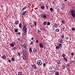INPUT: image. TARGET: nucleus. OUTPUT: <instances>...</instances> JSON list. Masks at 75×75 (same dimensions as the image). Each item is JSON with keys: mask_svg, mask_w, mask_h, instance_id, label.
Returning <instances> with one entry per match:
<instances>
[{"mask_svg": "<svg viewBox=\"0 0 75 75\" xmlns=\"http://www.w3.org/2000/svg\"><path fill=\"white\" fill-rule=\"evenodd\" d=\"M70 13H71V16L73 17H75V11L72 9Z\"/></svg>", "mask_w": 75, "mask_h": 75, "instance_id": "1", "label": "nucleus"}, {"mask_svg": "<svg viewBox=\"0 0 75 75\" xmlns=\"http://www.w3.org/2000/svg\"><path fill=\"white\" fill-rule=\"evenodd\" d=\"M22 30H23V31H27V28H26V24H25L24 25Z\"/></svg>", "mask_w": 75, "mask_h": 75, "instance_id": "2", "label": "nucleus"}, {"mask_svg": "<svg viewBox=\"0 0 75 75\" xmlns=\"http://www.w3.org/2000/svg\"><path fill=\"white\" fill-rule=\"evenodd\" d=\"M37 64L39 65H42V62L41 60H38Z\"/></svg>", "mask_w": 75, "mask_h": 75, "instance_id": "3", "label": "nucleus"}, {"mask_svg": "<svg viewBox=\"0 0 75 75\" xmlns=\"http://www.w3.org/2000/svg\"><path fill=\"white\" fill-rule=\"evenodd\" d=\"M60 5L62 6V7H63V8H65V5L63 3H62L60 4Z\"/></svg>", "mask_w": 75, "mask_h": 75, "instance_id": "4", "label": "nucleus"}, {"mask_svg": "<svg viewBox=\"0 0 75 75\" xmlns=\"http://www.w3.org/2000/svg\"><path fill=\"white\" fill-rule=\"evenodd\" d=\"M31 65L33 68H35V69L37 68V66L35 64H31Z\"/></svg>", "mask_w": 75, "mask_h": 75, "instance_id": "5", "label": "nucleus"}, {"mask_svg": "<svg viewBox=\"0 0 75 75\" xmlns=\"http://www.w3.org/2000/svg\"><path fill=\"white\" fill-rule=\"evenodd\" d=\"M39 46L41 48H42L43 47V45H42V44L41 43H40L39 44Z\"/></svg>", "mask_w": 75, "mask_h": 75, "instance_id": "6", "label": "nucleus"}, {"mask_svg": "<svg viewBox=\"0 0 75 75\" xmlns=\"http://www.w3.org/2000/svg\"><path fill=\"white\" fill-rule=\"evenodd\" d=\"M37 51V50L35 48H34L33 50V52L34 53H35Z\"/></svg>", "mask_w": 75, "mask_h": 75, "instance_id": "7", "label": "nucleus"}, {"mask_svg": "<svg viewBox=\"0 0 75 75\" xmlns=\"http://www.w3.org/2000/svg\"><path fill=\"white\" fill-rule=\"evenodd\" d=\"M23 59H24V60H25V59H26V57H25V54H23Z\"/></svg>", "mask_w": 75, "mask_h": 75, "instance_id": "8", "label": "nucleus"}, {"mask_svg": "<svg viewBox=\"0 0 75 75\" xmlns=\"http://www.w3.org/2000/svg\"><path fill=\"white\" fill-rule=\"evenodd\" d=\"M27 13V10H26L25 11H24L22 13V14L23 16H24L25 14H26V13Z\"/></svg>", "mask_w": 75, "mask_h": 75, "instance_id": "9", "label": "nucleus"}, {"mask_svg": "<svg viewBox=\"0 0 75 75\" xmlns=\"http://www.w3.org/2000/svg\"><path fill=\"white\" fill-rule=\"evenodd\" d=\"M10 46L12 47H14V44L12 43L10 44Z\"/></svg>", "mask_w": 75, "mask_h": 75, "instance_id": "10", "label": "nucleus"}, {"mask_svg": "<svg viewBox=\"0 0 75 75\" xmlns=\"http://www.w3.org/2000/svg\"><path fill=\"white\" fill-rule=\"evenodd\" d=\"M18 23H19V21H16L14 23V24H15V25L18 24Z\"/></svg>", "mask_w": 75, "mask_h": 75, "instance_id": "11", "label": "nucleus"}, {"mask_svg": "<svg viewBox=\"0 0 75 75\" xmlns=\"http://www.w3.org/2000/svg\"><path fill=\"white\" fill-rule=\"evenodd\" d=\"M59 48H62V44L59 43Z\"/></svg>", "mask_w": 75, "mask_h": 75, "instance_id": "12", "label": "nucleus"}, {"mask_svg": "<svg viewBox=\"0 0 75 75\" xmlns=\"http://www.w3.org/2000/svg\"><path fill=\"white\" fill-rule=\"evenodd\" d=\"M23 52L25 55H26L27 54V52H26V50H23Z\"/></svg>", "mask_w": 75, "mask_h": 75, "instance_id": "13", "label": "nucleus"}, {"mask_svg": "<svg viewBox=\"0 0 75 75\" xmlns=\"http://www.w3.org/2000/svg\"><path fill=\"white\" fill-rule=\"evenodd\" d=\"M59 42H60V43H62L63 42V41L61 40V39H59L58 40Z\"/></svg>", "mask_w": 75, "mask_h": 75, "instance_id": "14", "label": "nucleus"}, {"mask_svg": "<svg viewBox=\"0 0 75 75\" xmlns=\"http://www.w3.org/2000/svg\"><path fill=\"white\" fill-rule=\"evenodd\" d=\"M2 58H3L4 59H5L6 58V56L4 55H3L2 56Z\"/></svg>", "mask_w": 75, "mask_h": 75, "instance_id": "15", "label": "nucleus"}, {"mask_svg": "<svg viewBox=\"0 0 75 75\" xmlns=\"http://www.w3.org/2000/svg\"><path fill=\"white\" fill-rule=\"evenodd\" d=\"M54 25H55V26L54 27L55 28H57V27H58V26H57V24L56 23H54Z\"/></svg>", "mask_w": 75, "mask_h": 75, "instance_id": "16", "label": "nucleus"}, {"mask_svg": "<svg viewBox=\"0 0 75 75\" xmlns=\"http://www.w3.org/2000/svg\"><path fill=\"white\" fill-rule=\"evenodd\" d=\"M41 9H42L43 10L45 8V7L44 6H42L41 7Z\"/></svg>", "mask_w": 75, "mask_h": 75, "instance_id": "17", "label": "nucleus"}, {"mask_svg": "<svg viewBox=\"0 0 75 75\" xmlns=\"http://www.w3.org/2000/svg\"><path fill=\"white\" fill-rule=\"evenodd\" d=\"M21 25H22V24L21 23L19 24V27L20 28H21Z\"/></svg>", "mask_w": 75, "mask_h": 75, "instance_id": "18", "label": "nucleus"}, {"mask_svg": "<svg viewBox=\"0 0 75 75\" xmlns=\"http://www.w3.org/2000/svg\"><path fill=\"white\" fill-rule=\"evenodd\" d=\"M57 64H61V62H60V61H57Z\"/></svg>", "mask_w": 75, "mask_h": 75, "instance_id": "19", "label": "nucleus"}, {"mask_svg": "<svg viewBox=\"0 0 75 75\" xmlns=\"http://www.w3.org/2000/svg\"><path fill=\"white\" fill-rule=\"evenodd\" d=\"M52 68H53V67H52V66H50L49 67V69H52Z\"/></svg>", "mask_w": 75, "mask_h": 75, "instance_id": "20", "label": "nucleus"}, {"mask_svg": "<svg viewBox=\"0 0 75 75\" xmlns=\"http://www.w3.org/2000/svg\"><path fill=\"white\" fill-rule=\"evenodd\" d=\"M18 28H16V29L15 30V32H16V33H17L18 32Z\"/></svg>", "mask_w": 75, "mask_h": 75, "instance_id": "21", "label": "nucleus"}, {"mask_svg": "<svg viewBox=\"0 0 75 75\" xmlns=\"http://www.w3.org/2000/svg\"><path fill=\"white\" fill-rule=\"evenodd\" d=\"M64 59V60L66 61V62H67L68 60L65 57H64L63 58Z\"/></svg>", "mask_w": 75, "mask_h": 75, "instance_id": "22", "label": "nucleus"}, {"mask_svg": "<svg viewBox=\"0 0 75 75\" xmlns=\"http://www.w3.org/2000/svg\"><path fill=\"white\" fill-rule=\"evenodd\" d=\"M18 75H21V72L20 71L18 72Z\"/></svg>", "mask_w": 75, "mask_h": 75, "instance_id": "23", "label": "nucleus"}, {"mask_svg": "<svg viewBox=\"0 0 75 75\" xmlns=\"http://www.w3.org/2000/svg\"><path fill=\"white\" fill-rule=\"evenodd\" d=\"M69 66L70 67V65H69V63H68L67 64L66 67H68Z\"/></svg>", "mask_w": 75, "mask_h": 75, "instance_id": "24", "label": "nucleus"}, {"mask_svg": "<svg viewBox=\"0 0 75 75\" xmlns=\"http://www.w3.org/2000/svg\"><path fill=\"white\" fill-rule=\"evenodd\" d=\"M47 25H50V22H48L47 23Z\"/></svg>", "mask_w": 75, "mask_h": 75, "instance_id": "25", "label": "nucleus"}, {"mask_svg": "<svg viewBox=\"0 0 75 75\" xmlns=\"http://www.w3.org/2000/svg\"><path fill=\"white\" fill-rule=\"evenodd\" d=\"M21 43H24V41L23 40H21Z\"/></svg>", "mask_w": 75, "mask_h": 75, "instance_id": "26", "label": "nucleus"}, {"mask_svg": "<svg viewBox=\"0 0 75 75\" xmlns=\"http://www.w3.org/2000/svg\"><path fill=\"white\" fill-rule=\"evenodd\" d=\"M56 32H59V29H57L56 30Z\"/></svg>", "mask_w": 75, "mask_h": 75, "instance_id": "27", "label": "nucleus"}, {"mask_svg": "<svg viewBox=\"0 0 75 75\" xmlns=\"http://www.w3.org/2000/svg\"><path fill=\"white\" fill-rule=\"evenodd\" d=\"M50 10L51 11H53V8H50Z\"/></svg>", "mask_w": 75, "mask_h": 75, "instance_id": "28", "label": "nucleus"}, {"mask_svg": "<svg viewBox=\"0 0 75 75\" xmlns=\"http://www.w3.org/2000/svg\"><path fill=\"white\" fill-rule=\"evenodd\" d=\"M29 51H30V52H31L32 51V49H31V48H30L29 49Z\"/></svg>", "mask_w": 75, "mask_h": 75, "instance_id": "29", "label": "nucleus"}, {"mask_svg": "<svg viewBox=\"0 0 75 75\" xmlns=\"http://www.w3.org/2000/svg\"><path fill=\"white\" fill-rule=\"evenodd\" d=\"M27 31H24V35H26V34H27Z\"/></svg>", "mask_w": 75, "mask_h": 75, "instance_id": "30", "label": "nucleus"}, {"mask_svg": "<svg viewBox=\"0 0 75 75\" xmlns=\"http://www.w3.org/2000/svg\"><path fill=\"white\" fill-rule=\"evenodd\" d=\"M43 18H47V16L45 15L43 16Z\"/></svg>", "mask_w": 75, "mask_h": 75, "instance_id": "31", "label": "nucleus"}, {"mask_svg": "<svg viewBox=\"0 0 75 75\" xmlns=\"http://www.w3.org/2000/svg\"><path fill=\"white\" fill-rule=\"evenodd\" d=\"M56 49H57V50H58V49H59V47H58V46H57L56 47Z\"/></svg>", "mask_w": 75, "mask_h": 75, "instance_id": "32", "label": "nucleus"}, {"mask_svg": "<svg viewBox=\"0 0 75 75\" xmlns=\"http://www.w3.org/2000/svg\"><path fill=\"white\" fill-rule=\"evenodd\" d=\"M13 49L14 50H16L17 49V48L16 47H14L13 48Z\"/></svg>", "mask_w": 75, "mask_h": 75, "instance_id": "33", "label": "nucleus"}, {"mask_svg": "<svg viewBox=\"0 0 75 75\" xmlns=\"http://www.w3.org/2000/svg\"><path fill=\"white\" fill-rule=\"evenodd\" d=\"M46 24H47V22H46V21H45L43 22L44 25H46Z\"/></svg>", "mask_w": 75, "mask_h": 75, "instance_id": "34", "label": "nucleus"}, {"mask_svg": "<svg viewBox=\"0 0 75 75\" xmlns=\"http://www.w3.org/2000/svg\"><path fill=\"white\" fill-rule=\"evenodd\" d=\"M27 8L26 6H25V7H23V8L22 9V11H23V10H24V9H25V8Z\"/></svg>", "mask_w": 75, "mask_h": 75, "instance_id": "35", "label": "nucleus"}, {"mask_svg": "<svg viewBox=\"0 0 75 75\" xmlns=\"http://www.w3.org/2000/svg\"><path fill=\"white\" fill-rule=\"evenodd\" d=\"M62 68H63V69H65V65H63Z\"/></svg>", "mask_w": 75, "mask_h": 75, "instance_id": "36", "label": "nucleus"}, {"mask_svg": "<svg viewBox=\"0 0 75 75\" xmlns=\"http://www.w3.org/2000/svg\"><path fill=\"white\" fill-rule=\"evenodd\" d=\"M56 75H59V72H58L57 71L56 72V74H55Z\"/></svg>", "mask_w": 75, "mask_h": 75, "instance_id": "37", "label": "nucleus"}, {"mask_svg": "<svg viewBox=\"0 0 75 75\" xmlns=\"http://www.w3.org/2000/svg\"><path fill=\"white\" fill-rule=\"evenodd\" d=\"M30 27L31 28H33V27H34V25H31Z\"/></svg>", "mask_w": 75, "mask_h": 75, "instance_id": "38", "label": "nucleus"}, {"mask_svg": "<svg viewBox=\"0 0 75 75\" xmlns=\"http://www.w3.org/2000/svg\"><path fill=\"white\" fill-rule=\"evenodd\" d=\"M64 35H62V38H64Z\"/></svg>", "mask_w": 75, "mask_h": 75, "instance_id": "39", "label": "nucleus"}, {"mask_svg": "<svg viewBox=\"0 0 75 75\" xmlns=\"http://www.w3.org/2000/svg\"><path fill=\"white\" fill-rule=\"evenodd\" d=\"M11 60L12 61H14L15 60V59H14V58H12L11 59Z\"/></svg>", "mask_w": 75, "mask_h": 75, "instance_id": "40", "label": "nucleus"}, {"mask_svg": "<svg viewBox=\"0 0 75 75\" xmlns=\"http://www.w3.org/2000/svg\"><path fill=\"white\" fill-rule=\"evenodd\" d=\"M62 56L63 57H64H64H65V54H62Z\"/></svg>", "mask_w": 75, "mask_h": 75, "instance_id": "41", "label": "nucleus"}, {"mask_svg": "<svg viewBox=\"0 0 75 75\" xmlns=\"http://www.w3.org/2000/svg\"><path fill=\"white\" fill-rule=\"evenodd\" d=\"M56 70H59V68H58V67H57L56 68Z\"/></svg>", "mask_w": 75, "mask_h": 75, "instance_id": "42", "label": "nucleus"}, {"mask_svg": "<svg viewBox=\"0 0 75 75\" xmlns=\"http://www.w3.org/2000/svg\"><path fill=\"white\" fill-rule=\"evenodd\" d=\"M61 22L63 23V24H65V21H62Z\"/></svg>", "mask_w": 75, "mask_h": 75, "instance_id": "43", "label": "nucleus"}, {"mask_svg": "<svg viewBox=\"0 0 75 75\" xmlns=\"http://www.w3.org/2000/svg\"><path fill=\"white\" fill-rule=\"evenodd\" d=\"M34 24H35V26H37V23H36V22L35 21L34 22Z\"/></svg>", "mask_w": 75, "mask_h": 75, "instance_id": "44", "label": "nucleus"}, {"mask_svg": "<svg viewBox=\"0 0 75 75\" xmlns=\"http://www.w3.org/2000/svg\"><path fill=\"white\" fill-rule=\"evenodd\" d=\"M24 48H27V45H24Z\"/></svg>", "mask_w": 75, "mask_h": 75, "instance_id": "45", "label": "nucleus"}, {"mask_svg": "<svg viewBox=\"0 0 75 75\" xmlns=\"http://www.w3.org/2000/svg\"><path fill=\"white\" fill-rule=\"evenodd\" d=\"M32 44H33V42H31L30 43V45H32Z\"/></svg>", "mask_w": 75, "mask_h": 75, "instance_id": "46", "label": "nucleus"}, {"mask_svg": "<svg viewBox=\"0 0 75 75\" xmlns=\"http://www.w3.org/2000/svg\"><path fill=\"white\" fill-rule=\"evenodd\" d=\"M45 6L46 7L47 10H48V7L47 5H45Z\"/></svg>", "mask_w": 75, "mask_h": 75, "instance_id": "47", "label": "nucleus"}, {"mask_svg": "<svg viewBox=\"0 0 75 75\" xmlns=\"http://www.w3.org/2000/svg\"><path fill=\"white\" fill-rule=\"evenodd\" d=\"M38 33H39V34H40V33H41V31H40V30H39L38 31Z\"/></svg>", "mask_w": 75, "mask_h": 75, "instance_id": "48", "label": "nucleus"}, {"mask_svg": "<svg viewBox=\"0 0 75 75\" xmlns=\"http://www.w3.org/2000/svg\"><path fill=\"white\" fill-rule=\"evenodd\" d=\"M71 55H72V56H74V53H72Z\"/></svg>", "mask_w": 75, "mask_h": 75, "instance_id": "49", "label": "nucleus"}, {"mask_svg": "<svg viewBox=\"0 0 75 75\" xmlns=\"http://www.w3.org/2000/svg\"><path fill=\"white\" fill-rule=\"evenodd\" d=\"M66 39H65V40H68V38L67 37H66L65 38Z\"/></svg>", "mask_w": 75, "mask_h": 75, "instance_id": "50", "label": "nucleus"}, {"mask_svg": "<svg viewBox=\"0 0 75 75\" xmlns=\"http://www.w3.org/2000/svg\"><path fill=\"white\" fill-rule=\"evenodd\" d=\"M73 31H74V30H75V29H74V28H72L71 29Z\"/></svg>", "mask_w": 75, "mask_h": 75, "instance_id": "51", "label": "nucleus"}, {"mask_svg": "<svg viewBox=\"0 0 75 75\" xmlns=\"http://www.w3.org/2000/svg\"><path fill=\"white\" fill-rule=\"evenodd\" d=\"M18 35H21V33L20 32L18 33Z\"/></svg>", "mask_w": 75, "mask_h": 75, "instance_id": "52", "label": "nucleus"}, {"mask_svg": "<svg viewBox=\"0 0 75 75\" xmlns=\"http://www.w3.org/2000/svg\"><path fill=\"white\" fill-rule=\"evenodd\" d=\"M18 55H19V56H21V54H20V53H18Z\"/></svg>", "mask_w": 75, "mask_h": 75, "instance_id": "53", "label": "nucleus"}, {"mask_svg": "<svg viewBox=\"0 0 75 75\" xmlns=\"http://www.w3.org/2000/svg\"><path fill=\"white\" fill-rule=\"evenodd\" d=\"M36 43H38V40H36Z\"/></svg>", "mask_w": 75, "mask_h": 75, "instance_id": "54", "label": "nucleus"}, {"mask_svg": "<svg viewBox=\"0 0 75 75\" xmlns=\"http://www.w3.org/2000/svg\"><path fill=\"white\" fill-rule=\"evenodd\" d=\"M17 40H18V41H20V38H18Z\"/></svg>", "mask_w": 75, "mask_h": 75, "instance_id": "55", "label": "nucleus"}, {"mask_svg": "<svg viewBox=\"0 0 75 75\" xmlns=\"http://www.w3.org/2000/svg\"><path fill=\"white\" fill-rule=\"evenodd\" d=\"M43 66L44 67H45V63L43 64Z\"/></svg>", "mask_w": 75, "mask_h": 75, "instance_id": "56", "label": "nucleus"}, {"mask_svg": "<svg viewBox=\"0 0 75 75\" xmlns=\"http://www.w3.org/2000/svg\"><path fill=\"white\" fill-rule=\"evenodd\" d=\"M31 40H34V38L32 37V38H31Z\"/></svg>", "mask_w": 75, "mask_h": 75, "instance_id": "57", "label": "nucleus"}, {"mask_svg": "<svg viewBox=\"0 0 75 75\" xmlns=\"http://www.w3.org/2000/svg\"><path fill=\"white\" fill-rule=\"evenodd\" d=\"M8 62H11V60H9Z\"/></svg>", "mask_w": 75, "mask_h": 75, "instance_id": "58", "label": "nucleus"}, {"mask_svg": "<svg viewBox=\"0 0 75 75\" xmlns=\"http://www.w3.org/2000/svg\"><path fill=\"white\" fill-rule=\"evenodd\" d=\"M75 62V61H72V63H74Z\"/></svg>", "mask_w": 75, "mask_h": 75, "instance_id": "59", "label": "nucleus"}, {"mask_svg": "<svg viewBox=\"0 0 75 75\" xmlns=\"http://www.w3.org/2000/svg\"><path fill=\"white\" fill-rule=\"evenodd\" d=\"M40 16H42H42H43V15H42V14H41Z\"/></svg>", "mask_w": 75, "mask_h": 75, "instance_id": "60", "label": "nucleus"}, {"mask_svg": "<svg viewBox=\"0 0 75 75\" xmlns=\"http://www.w3.org/2000/svg\"><path fill=\"white\" fill-rule=\"evenodd\" d=\"M40 29L41 30H42V28H40Z\"/></svg>", "mask_w": 75, "mask_h": 75, "instance_id": "61", "label": "nucleus"}, {"mask_svg": "<svg viewBox=\"0 0 75 75\" xmlns=\"http://www.w3.org/2000/svg\"><path fill=\"white\" fill-rule=\"evenodd\" d=\"M67 1V0H64V1Z\"/></svg>", "mask_w": 75, "mask_h": 75, "instance_id": "62", "label": "nucleus"}, {"mask_svg": "<svg viewBox=\"0 0 75 75\" xmlns=\"http://www.w3.org/2000/svg\"><path fill=\"white\" fill-rule=\"evenodd\" d=\"M13 43L14 44H16V43L15 42H13Z\"/></svg>", "mask_w": 75, "mask_h": 75, "instance_id": "63", "label": "nucleus"}, {"mask_svg": "<svg viewBox=\"0 0 75 75\" xmlns=\"http://www.w3.org/2000/svg\"><path fill=\"white\" fill-rule=\"evenodd\" d=\"M1 7H3V6H2Z\"/></svg>", "mask_w": 75, "mask_h": 75, "instance_id": "64", "label": "nucleus"}]
</instances>
